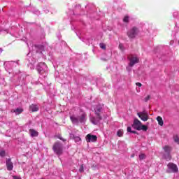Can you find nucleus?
I'll return each mask as SVG.
<instances>
[{
	"instance_id": "1",
	"label": "nucleus",
	"mask_w": 179,
	"mask_h": 179,
	"mask_svg": "<svg viewBox=\"0 0 179 179\" xmlns=\"http://www.w3.org/2000/svg\"><path fill=\"white\" fill-rule=\"evenodd\" d=\"M101 110H103V105L99 104L94 108L95 114L96 117L94 116L90 117V121L94 125H97L100 120H101V116L100 114L101 113Z\"/></svg>"
},
{
	"instance_id": "2",
	"label": "nucleus",
	"mask_w": 179,
	"mask_h": 179,
	"mask_svg": "<svg viewBox=\"0 0 179 179\" xmlns=\"http://www.w3.org/2000/svg\"><path fill=\"white\" fill-rule=\"evenodd\" d=\"M71 121L73 124H85L86 122V114L82 113L81 115H73L70 116Z\"/></svg>"
},
{
	"instance_id": "3",
	"label": "nucleus",
	"mask_w": 179,
	"mask_h": 179,
	"mask_svg": "<svg viewBox=\"0 0 179 179\" xmlns=\"http://www.w3.org/2000/svg\"><path fill=\"white\" fill-rule=\"evenodd\" d=\"M36 70L38 71L39 75H42L43 78H45V76H47V73L48 72V67L47 66V64H45V63H39L36 66Z\"/></svg>"
},
{
	"instance_id": "4",
	"label": "nucleus",
	"mask_w": 179,
	"mask_h": 179,
	"mask_svg": "<svg viewBox=\"0 0 179 179\" xmlns=\"http://www.w3.org/2000/svg\"><path fill=\"white\" fill-rule=\"evenodd\" d=\"M128 59L129 61V63L128 66L127 67V71H128V72H131V71L132 70V66L139 62V58H138V57L136 56L130 55L128 57Z\"/></svg>"
},
{
	"instance_id": "5",
	"label": "nucleus",
	"mask_w": 179,
	"mask_h": 179,
	"mask_svg": "<svg viewBox=\"0 0 179 179\" xmlns=\"http://www.w3.org/2000/svg\"><path fill=\"white\" fill-rule=\"evenodd\" d=\"M19 65L17 62H4V67L6 71L8 72V73H10V69L13 68H16V66Z\"/></svg>"
},
{
	"instance_id": "6",
	"label": "nucleus",
	"mask_w": 179,
	"mask_h": 179,
	"mask_svg": "<svg viewBox=\"0 0 179 179\" xmlns=\"http://www.w3.org/2000/svg\"><path fill=\"white\" fill-rule=\"evenodd\" d=\"M139 33V29L136 27H134L127 31V36L129 38H135Z\"/></svg>"
},
{
	"instance_id": "7",
	"label": "nucleus",
	"mask_w": 179,
	"mask_h": 179,
	"mask_svg": "<svg viewBox=\"0 0 179 179\" xmlns=\"http://www.w3.org/2000/svg\"><path fill=\"white\" fill-rule=\"evenodd\" d=\"M53 150L58 156H59V155H62V144L58 142L55 143L53 145Z\"/></svg>"
},
{
	"instance_id": "8",
	"label": "nucleus",
	"mask_w": 179,
	"mask_h": 179,
	"mask_svg": "<svg viewBox=\"0 0 179 179\" xmlns=\"http://www.w3.org/2000/svg\"><path fill=\"white\" fill-rule=\"evenodd\" d=\"M168 169L167 173H178V167L176 164L173 163H169L167 165Z\"/></svg>"
},
{
	"instance_id": "9",
	"label": "nucleus",
	"mask_w": 179,
	"mask_h": 179,
	"mask_svg": "<svg viewBox=\"0 0 179 179\" xmlns=\"http://www.w3.org/2000/svg\"><path fill=\"white\" fill-rule=\"evenodd\" d=\"M138 115L142 121L146 122L149 120V113L146 111L139 112Z\"/></svg>"
},
{
	"instance_id": "10",
	"label": "nucleus",
	"mask_w": 179,
	"mask_h": 179,
	"mask_svg": "<svg viewBox=\"0 0 179 179\" xmlns=\"http://www.w3.org/2000/svg\"><path fill=\"white\" fill-rule=\"evenodd\" d=\"M141 125H142V122H141L139 120L134 119V123L132 124V127L134 129H136L137 131H141Z\"/></svg>"
},
{
	"instance_id": "11",
	"label": "nucleus",
	"mask_w": 179,
	"mask_h": 179,
	"mask_svg": "<svg viewBox=\"0 0 179 179\" xmlns=\"http://www.w3.org/2000/svg\"><path fill=\"white\" fill-rule=\"evenodd\" d=\"M28 47H29V52L28 53V56L30 57V55L31 54H33L31 52L32 51H36V54L37 52H38V47L40 46H38L36 45H32L30 44V45H28Z\"/></svg>"
},
{
	"instance_id": "12",
	"label": "nucleus",
	"mask_w": 179,
	"mask_h": 179,
	"mask_svg": "<svg viewBox=\"0 0 179 179\" xmlns=\"http://www.w3.org/2000/svg\"><path fill=\"white\" fill-rule=\"evenodd\" d=\"M6 164L8 171H12L13 170V163L12 162V159L10 158L6 159Z\"/></svg>"
},
{
	"instance_id": "13",
	"label": "nucleus",
	"mask_w": 179,
	"mask_h": 179,
	"mask_svg": "<svg viewBox=\"0 0 179 179\" xmlns=\"http://www.w3.org/2000/svg\"><path fill=\"white\" fill-rule=\"evenodd\" d=\"M27 59L29 62L28 66H30L31 69H34V64H36V59H34V57H29Z\"/></svg>"
},
{
	"instance_id": "14",
	"label": "nucleus",
	"mask_w": 179,
	"mask_h": 179,
	"mask_svg": "<svg viewBox=\"0 0 179 179\" xmlns=\"http://www.w3.org/2000/svg\"><path fill=\"white\" fill-rule=\"evenodd\" d=\"M87 142H96L97 141V136L92 134H87L86 136Z\"/></svg>"
},
{
	"instance_id": "15",
	"label": "nucleus",
	"mask_w": 179,
	"mask_h": 179,
	"mask_svg": "<svg viewBox=\"0 0 179 179\" xmlns=\"http://www.w3.org/2000/svg\"><path fill=\"white\" fill-rule=\"evenodd\" d=\"M29 135L31 138L38 136V132L33 129H29Z\"/></svg>"
},
{
	"instance_id": "16",
	"label": "nucleus",
	"mask_w": 179,
	"mask_h": 179,
	"mask_svg": "<svg viewBox=\"0 0 179 179\" xmlns=\"http://www.w3.org/2000/svg\"><path fill=\"white\" fill-rule=\"evenodd\" d=\"M70 138L71 139H74L76 143H80V137L79 136H75V135L70 134Z\"/></svg>"
},
{
	"instance_id": "17",
	"label": "nucleus",
	"mask_w": 179,
	"mask_h": 179,
	"mask_svg": "<svg viewBox=\"0 0 179 179\" xmlns=\"http://www.w3.org/2000/svg\"><path fill=\"white\" fill-rule=\"evenodd\" d=\"M165 154H170L171 153V151L173 150V148L169 145H166L163 148Z\"/></svg>"
},
{
	"instance_id": "18",
	"label": "nucleus",
	"mask_w": 179,
	"mask_h": 179,
	"mask_svg": "<svg viewBox=\"0 0 179 179\" xmlns=\"http://www.w3.org/2000/svg\"><path fill=\"white\" fill-rule=\"evenodd\" d=\"M29 110L33 113L38 111V106L32 104L29 106Z\"/></svg>"
},
{
	"instance_id": "19",
	"label": "nucleus",
	"mask_w": 179,
	"mask_h": 179,
	"mask_svg": "<svg viewBox=\"0 0 179 179\" xmlns=\"http://www.w3.org/2000/svg\"><path fill=\"white\" fill-rule=\"evenodd\" d=\"M157 121L159 125H160V127H163L164 122H163V118H162V117L158 116L157 117Z\"/></svg>"
},
{
	"instance_id": "20",
	"label": "nucleus",
	"mask_w": 179,
	"mask_h": 179,
	"mask_svg": "<svg viewBox=\"0 0 179 179\" xmlns=\"http://www.w3.org/2000/svg\"><path fill=\"white\" fill-rule=\"evenodd\" d=\"M164 157L165 160H167L168 162L171 160V155L170 154H164Z\"/></svg>"
},
{
	"instance_id": "21",
	"label": "nucleus",
	"mask_w": 179,
	"mask_h": 179,
	"mask_svg": "<svg viewBox=\"0 0 179 179\" xmlns=\"http://www.w3.org/2000/svg\"><path fill=\"white\" fill-rule=\"evenodd\" d=\"M173 141L179 145V136L177 134L173 135Z\"/></svg>"
},
{
	"instance_id": "22",
	"label": "nucleus",
	"mask_w": 179,
	"mask_h": 179,
	"mask_svg": "<svg viewBox=\"0 0 179 179\" xmlns=\"http://www.w3.org/2000/svg\"><path fill=\"white\" fill-rule=\"evenodd\" d=\"M23 112V109L22 108H17L16 110H14V113H15V114H21V113Z\"/></svg>"
},
{
	"instance_id": "23",
	"label": "nucleus",
	"mask_w": 179,
	"mask_h": 179,
	"mask_svg": "<svg viewBox=\"0 0 179 179\" xmlns=\"http://www.w3.org/2000/svg\"><path fill=\"white\" fill-rule=\"evenodd\" d=\"M123 22H124V23H128V22H129V17L127 15L124 16L123 18Z\"/></svg>"
},
{
	"instance_id": "24",
	"label": "nucleus",
	"mask_w": 179,
	"mask_h": 179,
	"mask_svg": "<svg viewBox=\"0 0 179 179\" xmlns=\"http://www.w3.org/2000/svg\"><path fill=\"white\" fill-rule=\"evenodd\" d=\"M141 131H148V127H146V125H142L141 124Z\"/></svg>"
},
{
	"instance_id": "25",
	"label": "nucleus",
	"mask_w": 179,
	"mask_h": 179,
	"mask_svg": "<svg viewBox=\"0 0 179 179\" xmlns=\"http://www.w3.org/2000/svg\"><path fill=\"white\" fill-rule=\"evenodd\" d=\"M127 132H130L131 134H136V131H132V129L131 127H127Z\"/></svg>"
},
{
	"instance_id": "26",
	"label": "nucleus",
	"mask_w": 179,
	"mask_h": 179,
	"mask_svg": "<svg viewBox=\"0 0 179 179\" xmlns=\"http://www.w3.org/2000/svg\"><path fill=\"white\" fill-rule=\"evenodd\" d=\"M99 47H100V48H101L102 50H106V44H104V43H100V44H99Z\"/></svg>"
},
{
	"instance_id": "27",
	"label": "nucleus",
	"mask_w": 179,
	"mask_h": 179,
	"mask_svg": "<svg viewBox=\"0 0 179 179\" xmlns=\"http://www.w3.org/2000/svg\"><path fill=\"white\" fill-rule=\"evenodd\" d=\"M5 155H6L5 150L0 151V156L1 157H5Z\"/></svg>"
},
{
	"instance_id": "28",
	"label": "nucleus",
	"mask_w": 179,
	"mask_h": 179,
	"mask_svg": "<svg viewBox=\"0 0 179 179\" xmlns=\"http://www.w3.org/2000/svg\"><path fill=\"white\" fill-rule=\"evenodd\" d=\"M123 134H124V131L121 129L117 131V136H122Z\"/></svg>"
},
{
	"instance_id": "29",
	"label": "nucleus",
	"mask_w": 179,
	"mask_h": 179,
	"mask_svg": "<svg viewBox=\"0 0 179 179\" xmlns=\"http://www.w3.org/2000/svg\"><path fill=\"white\" fill-rule=\"evenodd\" d=\"M145 154H141V155H139V159H140V160H143V159H145Z\"/></svg>"
},
{
	"instance_id": "30",
	"label": "nucleus",
	"mask_w": 179,
	"mask_h": 179,
	"mask_svg": "<svg viewBox=\"0 0 179 179\" xmlns=\"http://www.w3.org/2000/svg\"><path fill=\"white\" fill-rule=\"evenodd\" d=\"M119 48H120V50H121V51H124V45H122V43H120L119 45Z\"/></svg>"
},
{
	"instance_id": "31",
	"label": "nucleus",
	"mask_w": 179,
	"mask_h": 179,
	"mask_svg": "<svg viewBox=\"0 0 179 179\" xmlns=\"http://www.w3.org/2000/svg\"><path fill=\"white\" fill-rule=\"evenodd\" d=\"M83 41H84V43H86V44H88V45H90V44L92 43V41L90 40L88 41V42L86 41V39L83 40Z\"/></svg>"
},
{
	"instance_id": "32",
	"label": "nucleus",
	"mask_w": 179,
	"mask_h": 179,
	"mask_svg": "<svg viewBox=\"0 0 179 179\" xmlns=\"http://www.w3.org/2000/svg\"><path fill=\"white\" fill-rule=\"evenodd\" d=\"M80 173H83V165H81L79 169Z\"/></svg>"
},
{
	"instance_id": "33",
	"label": "nucleus",
	"mask_w": 179,
	"mask_h": 179,
	"mask_svg": "<svg viewBox=\"0 0 179 179\" xmlns=\"http://www.w3.org/2000/svg\"><path fill=\"white\" fill-rule=\"evenodd\" d=\"M13 179H22V178L20 176H13Z\"/></svg>"
},
{
	"instance_id": "34",
	"label": "nucleus",
	"mask_w": 179,
	"mask_h": 179,
	"mask_svg": "<svg viewBox=\"0 0 179 179\" xmlns=\"http://www.w3.org/2000/svg\"><path fill=\"white\" fill-rule=\"evenodd\" d=\"M136 86H138V87H141L142 86V84L141 83H136Z\"/></svg>"
},
{
	"instance_id": "35",
	"label": "nucleus",
	"mask_w": 179,
	"mask_h": 179,
	"mask_svg": "<svg viewBox=\"0 0 179 179\" xmlns=\"http://www.w3.org/2000/svg\"><path fill=\"white\" fill-rule=\"evenodd\" d=\"M150 99V96L148 95V96L145 97V101H148Z\"/></svg>"
},
{
	"instance_id": "36",
	"label": "nucleus",
	"mask_w": 179,
	"mask_h": 179,
	"mask_svg": "<svg viewBox=\"0 0 179 179\" xmlns=\"http://www.w3.org/2000/svg\"><path fill=\"white\" fill-rule=\"evenodd\" d=\"M177 15H178V13H173V16H174V17H176V16H177Z\"/></svg>"
},
{
	"instance_id": "37",
	"label": "nucleus",
	"mask_w": 179,
	"mask_h": 179,
	"mask_svg": "<svg viewBox=\"0 0 179 179\" xmlns=\"http://www.w3.org/2000/svg\"><path fill=\"white\" fill-rule=\"evenodd\" d=\"M36 15H38V11H36Z\"/></svg>"
},
{
	"instance_id": "38",
	"label": "nucleus",
	"mask_w": 179,
	"mask_h": 179,
	"mask_svg": "<svg viewBox=\"0 0 179 179\" xmlns=\"http://www.w3.org/2000/svg\"><path fill=\"white\" fill-rule=\"evenodd\" d=\"M60 139H61L62 141H65V140L62 139V138H60Z\"/></svg>"
},
{
	"instance_id": "39",
	"label": "nucleus",
	"mask_w": 179,
	"mask_h": 179,
	"mask_svg": "<svg viewBox=\"0 0 179 179\" xmlns=\"http://www.w3.org/2000/svg\"><path fill=\"white\" fill-rule=\"evenodd\" d=\"M0 52H2V50L1 49H0Z\"/></svg>"
}]
</instances>
